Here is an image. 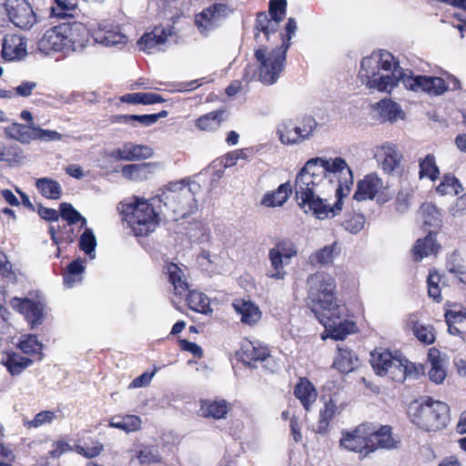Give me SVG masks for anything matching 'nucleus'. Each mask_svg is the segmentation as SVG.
Instances as JSON below:
<instances>
[{
	"instance_id": "1",
	"label": "nucleus",
	"mask_w": 466,
	"mask_h": 466,
	"mask_svg": "<svg viewBox=\"0 0 466 466\" xmlns=\"http://www.w3.org/2000/svg\"><path fill=\"white\" fill-rule=\"evenodd\" d=\"M353 174L341 157L310 158L296 177L294 190L299 205L319 219L334 217L342 209V198L350 193Z\"/></svg>"
},
{
	"instance_id": "2",
	"label": "nucleus",
	"mask_w": 466,
	"mask_h": 466,
	"mask_svg": "<svg viewBox=\"0 0 466 466\" xmlns=\"http://www.w3.org/2000/svg\"><path fill=\"white\" fill-rule=\"evenodd\" d=\"M359 78L370 89L390 93L401 82L407 89L425 92L431 96L443 95L448 89L444 79L438 76H415L412 71L404 70L386 51L373 53L364 57L360 64Z\"/></svg>"
},
{
	"instance_id": "3",
	"label": "nucleus",
	"mask_w": 466,
	"mask_h": 466,
	"mask_svg": "<svg viewBox=\"0 0 466 466\" xmlns=\"http://www.w3.org/2000/svg\"><path fill=\"white\" fill-rule=\"evenodd\" d=\"M308 287L309 306L315 313L321 311L320 322L329 330L330 337L342 340L352 333L355 323L343 319L346 308L339 304L335 297L334 279L324 272H317L308 278Z\"/></svg>"
},
{
	"instance_id": "4",
	"label": "nucleus",
	"mask_w": 466,
	"mask_h": 466,
	"mask_svg": "<svg viewBox=\"0 0 466 466\" xmlns=\"http://www.w3.org/2000/svg\"><path fill=\"white\" fill-rule=\"evenodd\" d=\"M199 188V184L187 178L169 182L153 198V205L163 208L166 217L184 218L198 209L195 194Z\"/></svg>"
},
{
	"instance_id": "5",
	"label": "nucleus",
	"mask_w": 466,
	"mask_h": 466,
	"mask_svg": "<svg viewBox=\"0 0 466 466\" xmlns=\"http://www.w3.org/2000/svg\"><path fill=\"white\" fill-rule=\"evenodd\" d=\"M297 30V22L294 18H289L286 25V35L280 34L281 46L274 48L270 53L264 47L258 48L255 57L259 63V80L265 85L274 84L279 77L284 68L286 54L290 46V39Z\"/></svg>"
},
{
	"instance_id": "6",
	"label": "nucleus",
	"mask_w": 466,
	"mask_h": 466,
	"mask_svg": "<svg viewBox=\"0 0 466 466\" xmlns=\"http://www.w3.org/2000/svg\"><path fill=\"white\" fill-rule=\"evenodd\" d=\"M117 209L124 215L123 219L136 236H147L155 230L161 216L166 217L165 210L158 208V205H153V198L147 201H139L126 203L121 202Z\"/></svg>"
},
{
	"instance_id": "7",
	"label": "nucleus",
	"mask_w": 466,
	"mask_h": 466,
	"mask_svg": "<svg viewBox=\"0 0 466 466\" xmlns=\"http://www.w3.org/2000/svg\"><path fill=\"white\" fill-rule=\"evenodd\" d=\"M413 424L426 431H438L444 429L450 421V408L441 400L425 397L414 401L409 408Z\"/></svg>"
},
{
	"instance_id": "8",
	"label": "nucleus",
	"mask_w": 466,
	"mask_h": 466,
	"mask_svg": "<svg viewBox=\"0 0 466 466\" xmlns=\"http://www.w3.org/2000/svg\"><path fill=\"white\" fill-rule=\"evenodd\" d=\"M404 358L398 353L392 355L389 350H375L370 354V364L380 376H389L391 380L404 381Z\"/></svg>"
},
{
	"instance_id": "9",
	"label": "nucleus",
	"mask_w": 466,
	"mask_h": 466,
	"mask_svg": "<svg viewBox=\"0 0 466 466\" xmlns=\"http://www.w3.org/2000/svg\"><path fill=\"white\" fill-rule=\"evenodd\" d=\"M5 9L9 21L23 30L31 29L37 23V15L27 0H6Z\"/></svg>"
},
{
	"instance_id": "10",
	"label": "nucleus",
	"mask_w": 466,
	"mask_h": 466,
	"mask_svg": "<svg viewBox=\"0 0 466 466\" xmlns=\"http://www.w3.org/2000/svg\"><path fill=\"white\" fill-rule=\"evenodd\" d=\"M391 197L392 192H390L389 188L383 186L382 180L374 174H369L358 182L353 198L357 201L376 198L378 202L385 203Z\"/></svg>"
},
{
	"instance_id": "11",
	"label": "nucleus",
	"mask_w": 466,
	"mask_h": 466,
	"mask_svg": "<svg viewBox=\"0 0 466 466\" xmlns=\"http://www.w3.org/2000/svg\"><path fill=\"white\" fill-rule=\"evenodd\" d=\"M12 307L25 316L32 329L43 323L46 304L40 298H14Z\"/></svg>"
},
{
	"instance_id": "12",
	"label": "nucleus",
	"mask_w": 466,
	"mask_h": 466,
	"mask_svg": "<svg viewBox=\"0 0 466 466\" xmlns=\"http://www.w3.org/2000/svg\"><path fill=\"white\" fill-rule=\"evenodd\" d=\"M91 36L95 45L106 47L118 46L122 48L127 43V36L123 34L118 25L109 23L98 24L96 29H93Z\"/></svg>"
},
{
	"instance_id": "13",
	"label": "nucleus",
	"mask_w": 466,
	"mask_h": 466,
	"mask_svg": "<svg viewBox=\"0 0 466 466\" xmlns=\"http://www.w3.org/2000/svg\"><path fill=\"white\" fill-rule=\"evenodd\" d=\"M66 26L64 24L47 29L37 42V49L45 55L51 52L66 53Z\"/></svg>"
},
{
	"instance_id": "14",
	"label": "nucleus",
	"mask_w": 466,
	"mask_h": 466,
	"mask_svg": "<svg viewBox=\"0 0 466 466\" xmlns=\"http://www.w3.org/2000/svg\"><path fill=\"white\" fill-rule=\"evenodd\" d=\"M227 6L223 4H215L212 6L204 9L196 15L195 24L203 34H208L210 30L218 27L226 16Z\"/></svg>"
},
{
	"instance_id": "15",
	"label": "nucleus",
	"mask_w": 466,
	"mask_h": 466,
	"mask_svg": "<svg viewBox=\"0 0 466 466\" xmlns=\"http://www.w3.org/2000/svg\"><path fill=\"white\" fill-rule=\"evenodd\" d=\"M340 445L350 451L364 453L368 456L370 451L369 426L360 425L353 432H348L340 440Z\"/></svg>"
},
{
	"instance_id": "16",
	"label": "nucleus",
	"mask_w": 466,
	"mask_h": 466,
	"mask_svg": "<svg viewBox=\"0 0 466 466\" xmlns=\"http://www.w3.org/2000/svg\"><path fill=\"white\" fill-rule=\"evenodd\" d=\"M279 26L278 19H272L265 12H260L257 15L255 23V41L258 45V48L264 47L268 50L264 42L270 40L271 36L279 37L276 32Z\"/></svg>"
},
{
	"instance_id": "17",
	"label": "nucleus",
	"mask_w": 466,
	"mask_h": 466,
	"mask_svg": "<svg viewBox=\"0 0 466 466\" xmlns=\"http://www.w3.org/2000/svg\"><path fill=\"white\" fill-rule=\"evenodd\" d=\"M66 26V53L84 52L87 43V27L80 22L64 24Z\"/></svg>"
},
{
	"instance_id": "18",
	"label": "nucleus",
	"mask_w": 466,
	"mask_h": 466,
	"mask_svg": "<svg viewBox=\"0 0 466 466\" xmlns=\"http://www.w3.org/2000/svg\"><path fill=\"white\" fill-rule=\"evenodd\" d=\"M86 260L77 258L69 262L62 270L65 289H75L83 284L86 278Z\"/></svg>"
},
{
	"instance_id": "19",
	"label": "nucleus",
	"mask_w": 466,
	"mask_h": 466,
	"mask_svg": "<svg viewBox=\"0 0 466 466\" xmlns=\"http://www.w3.org/2000/svg\"><path fill=\"white\" fill-rule=\"evenodd\" d=\"M26 38L19 35H6L3 39L2 56L8 61L24 58L26 52Z\"/></svg>"
},
{
	"instance_id": "20",
	"label": "nucleus",
	"mask_w": 466,
	"mask_h": 466,
	"mask_svg": "<svg viewBox=\"0 0 466 466\" xmlns=\"http://www.w3.org/2000/svg\"><path fill=\"white\" fill-rule=\"evenodd\" d=\"M153 154V148L147 145L126 142L114 151L113 156L124 161H137L150 158Z\"/></svg>"
},
{
	"instance_id": "21",
	"label": "nucleus",
	"mask_w": 466,
	"mask_h": 466,
	"mask_svg": "<svg viewBox=\"0 0 466 466\" xmlns=\"http://www.w3.org/2000/svg\"><path fill=\"white\" fill-rule=\"evenodd\" d=\"M239 360L248 366L257 368L258 362H264L269 359V353L267 348L257 347L253 342L245 341L238 352Z\"/></svg>"
},
{
	"instance_id": "22",
	"label": "nucleus",
	"mask_w": 466,
	"mask_h": 466,
	"mask_svg": "<svg viewBox=\"0 0 466 466\" xmlns=\"http://www.w3.org/2000/svg\"><path fill=\"white\" fill-rule=\"evenodd\" d=\"M318 126L317 121L312 116L303 118L302 127H294V133H281V142L283 144H299L305 139H309Z\"/></svg>"
},
{
	"instance_id": "23",
	"label": "nucleus",
	"mask_w": 466,
	"mask_h": 466,
	"mask_svg": "<svg viewBox=\"0 0 466 466\" xmlns=\"http://www.w3.org/2000/svg\"><path fill=\"white\" fill-rule=\"evenodd\" d=\"M369 441L370 453L378 449H394L397 445V441L391 435V427L388 425L381 426L377 431L369 429Z\"/></svg>"
},
{
	"instance_id": "24",
	"label": "nucleus",
	"mask_w": 466,
	"mask_h": 466,
	"mask_svg": "<svg viewBox=\"0 0 466 466\" xmlns=\"http://www.w3.org/2000/svg\"><path fill=\"white\" fill-rule=\"evenodd\" d=\"M167 33L163 27H155L151 32L145 33L137 41L140 50L151 53L154 49L162 50L160 47L167 39Z\"/></svg>"
},
{
	"instance_id": "25",
	"label": "nucleus",
	"mask_w": 466,
	"mask_h": 466,
	"mask_svg": "<svg viewBox=\"0 0 466 466\" xmlns=\"http://www.w3.org/2000/svg\"><path fill=\"white\" fill-rule=\"evenodd\" d=\"M232 306L236 312L240 315L241 321L244 324L252 326L261 319L259 308L250 300L236 299Z\"/></svg>"
},
{
	"instance_id": "26",
	"label": "nucleus",
	"mask_w": 466,
	"mask_h": 466,
	"mask_svg": "<svg viewBox=\"0 0 466 466\" xmlns=\"http://www.w3.org/2000/svg\"><path fill=\"white\" fill-rule=\"evenodd\" d=\"M34 126V122L28 125L14 122L11 126L5 127L4 132L7 137L27 145L33 141Z\"/></svg>"
},
{
	"instance_id": "27",
	"label": "nucleus",
	"mask_w": 466,
	"mask_h": 466,
	"mask_svg": "<svg viewBox=\"0 0 466 466\" xmlns=\"http://www.w3.org/2000/svg\"><path fill=\"white\" fill-rule=\"evenodd\" d=\"M376 110L380 116V122L389 121L394 123L399 118L403 119L405 116L400 106L390 99L380 100L376 106Z\"/></svg>"
},
{
	"instance_id": "28",
	"label": "nucleus",
	"mask_w": 466,
	"mask_h": 466,
	"mask_svg": "<svg viewBox=\"0 0 466 466\" xmlns=\"http://www.w3.org/2000/svg\"><path fill=\"white\" fill-rule=\"evenodd\" d=\"M376 156L382 158V168L389 173L393 172L399 167L402 158L396 147L390 144L382 146Z\"/></svg>"
},
{
	"instance_id": "29",
	"label": "nucleus",
	"mask_w": 466,
	"mask_h": 466,
	"mask_svg": "<svg viewBox=\"0 0 466 466\" xmlns=\"http://www.w3.org/2000/svg\"><path fill=\"white\" fill-rule=\"evenodd\" d=\"M228 118V112L225 109H218L199 116L196 120V126L202 131H214Z\"/></svg>"
},
{
	"instance_id": "30",
	"label": "nucleus",
	"mask_w": 466,
	"mask_h": 466,
	"mask_svg": "<svg viewBox=\"0 0 466 466\" xmlns=\"http://www.w3.org/2000/svg\"><path fill=\"white\" fill-rule=\"evenodd\" d=\"M436 235L430 231L424 238H420L412 249L413 258L416 261H420L423 258L435 254L438 251L439 246L436 243Z\"/></svg>"
},
{
	"instance_id": "31",
	"label": "nucleus",
	"mask_w": 466,
	"mask_h": 466,
	"mask_svg": "<svg viewBox=\"0 0 466 466\" xmlns=\"http://www.w3.org/2000/svg\"><path fill=\"white\" fill-rule=\"evenodd\" d=\"M428 360L431 363L429 377L431 381L436 384L443 382L446 378V370L444 369V360L441 357V353L437 349H431L428 354Z\"/></svg>"
},
{
	"instance_id": "32",
	"label": "nucleus",
	"mask_w": 466,
	"mask_h": 466,
	"mask_svg": "<svg viewBox=\"0 0 466 466\" xmlns=\"http://www.w3.org/2000/svg\"><path fill=\"white\" fill-rule=\"evenodd\" d=\"M292 189L293 187L289 182L283 183L277 190L266 193L261 204L266 207H280L288 200Z\"/></svg>"
},
{
	"instance_id": "33",
	"label": "nucleus",
	"mask_w": 466,
	"mask_h": 466,
	"mask_svg": "<svg viewBox=\"0 0 466 466\" xmlns=\"http://www.w3.org/2000/svg\"><path fill=\"white\" fill-rule=\"evenodd\" d=\"M339 354L333 367L340 372L349 373L359 366V358L349 349L338 347Z\"/></svg>"
},
{
	"instance_id": "34",
	"label": "nucleus",
	"mask_w": 466,
	"mask_h": 466,
	"mask_svg": "<svg viewBox=\"0 0 466 466\" xmlns=\"http://www.w3.org/2000/svg\"><path fill=\"white\" fill-rule=\"evenodd\" d=\"M294 394L307 410L317 399V391L308 380H299L295 387Z\"/></svg>"
},
{
	"instance_id": "35",
	"label": "nucleus",
	"mask_w": 466,
	"mask_h": 466,
	"mask_svg": "<svg viewBox=\"0 0 466 466\" xmlns=\"http://www.w3.org/2000/svg\"><path fill=\"white\" fill-rule=\"evenodd\" d=\"M268 259L270 268L266 273L267 277L276 280L284 279L287 276L285 266L289 265L290 261L280 257L276 252H272V250H268Z\"/></svg>"
},
{
	"instance_id": "36",
	"label": "nucleus",
	"mask_w": 466,
	"mask_h": 466,
	"mask_svg": "<svg viewBox=\"0 0 466 466\" xmlns=\"http://www.w3.org/2000/svg\"><path fill=\"white\" fill-rule=\"evenodd\" d=\"M166 271L168 275L169 282L174 287L175 293L183 296L187 290V283L182 269L177 265L169 263L166 266Z\"/></svg>"
},
{
	"instance_id": "37",
	"label": "nucleus",
	"mask_w": 466,
	"mask_h": 466,
	"mask_svg": "<svg viewBox=\"0 0 466 466\" xmlns=\"http://www.w3.org/2000/svg\"><path fill=\"white\" fill-rule=\"evenodd\" d=\"M35 187L46 198L56 200L62 196V187L60 184L52 178H38L35 182Z\"/></svg>"
},
{
	"instance_id": "38",
	"label": "nucleus",
	"mask_w": 466,
	"mask_h": 466,
	"mask_svg": "<svg viewBox=\"0 0 466 466\" xmlns=\"http://www.w3.org/2000/svg\"><path fill=\"white\" fill-rule=\"evenodd\" d=\"M200 411L205 417H211L213 419L219 420L224 418L228 413V403L225 400L203 401Z\"/></svg>"
},
{
	"instance_id": "39",
	"label": "nucleus",
	"mask_w": 466,
	"mask_h": 466,
	"mask_svg": "<svg viewBox=\"0 0 466 466\" xmlns=\"http://www.w3.org/2000/svg\"><path fill=\"white\" fill-rule=\"evenodd\" d=\"M152 163L129 164L122 167V176L131 180H142L147 177V174L151 173L153 167Z\"/></svg>"
},
{
	"instance_id": "40",
	"label": "nucleus",
	"mask_w": 466,
	"mask_h": 466,
	"mask_svg": "<svg viewBox=\"0 0 466 466\" xmlns=\"http://www.w3.org/2000/svg\"><path fill=\"white\" fill-rule=\"evenodd\" d=\"M59 217L66 222L64 225V228L73 227L78 222H82V225L86 223V218H84L70 203L63 202L59 205Z\"/></svg>"
},
{
	"instance_id": "41",
	"label": "nucleus",
	"mask_w": 466,
	"mask_h": 466,
	"mask_svg": "<svg viewBox=\"0 0 466 466\" xmlns=\"http://www.w3.org/2000/svg\"><path fill=\"white\" fill-rule=\"evenodd\" d=\"M420 214L425 226L438 228L441 222V215L435 205L424 203L420 208Z\"/></svg>"
},
{
	"instance_id": "42",
	"label": "nucleus",
	"mask_w": 466,
	"mask_h": 466,
	"mask_svg": "<svg viewBox=\"0 0 466 466\" xmlns=\"http://www.w3.org/2000/svg\"><path fill=\"white\" fill-rule=\"evenodd\" d=\"M122 102L131 104L152 105L163 102L164 99L158 94L154 93H133L121 97Z\"/></svg>"
},
{
	"instance_id": "43",
	"label": "nucleus",
	"mask_w": 466,
	"mask_h": 466,
	"mask_svg": "<svg viewBox=\"0 0 466 466\" xmlns=\"http://www.w3.org/2000/svg\"><path fill=\"white\" fill-rule=\"evenodd\" d=\"M32 360L30 359L13 353L7 356L5 365L12 375H18L30 366Z\"/></svg>"
},
{
	"instance_id": "44",
	"label": "nucleus",
	"mask_w": 466,
	"mask_h": 466,
	"mask_svg": "<svg viewBox=\"0 0 466 466\" xmlns=\"http://www.w3.org/2000/svg\"><path fill=\"white\" fill-rule=\"evenodd\" d=\"M109 425L113 428L120 429L127 432L135 431L140 428L141 420L137 416L127 415L126 417H115L111 420Z\"/></svg>"
},
{
	"instance_id": "45",
	"label": "nucleus",
	"mask_w": 466,
	"mask_h": 466,
	"mask_svg": "<svg viewBox=\"0 0 466 466\" xmlns=\"http://www.w3.org/2000/svg\"><path fill=\"white\" fill-rule=\"evenodd\" d=\"M337 407L333 400H329L325 404V408L320 411L319 419L317 426V432L325 434L328 431L329 421L333 419Z\"/></svg>"
},
{
	"instance_id": "46",
	"label": "nucleus",
	"mask_w": 466,
	"mask_h": 466,
	"mask_svg": "<svg viewBox=\"0 0 466 466\" xmlns=\"http://www.w3.org/2000/svg\"><path fill=\"white\" fill-rule=\"evenodd\" d=\"M336 248V243L326 246L315 253L311 254L309 257V262L312 265H328L333 261L334 252Z\"/></svg>"
},
{
	"instance_id": "47",
	"label": "nucleus",
	"mask_w": 466,
	"mask_h": 466,
	"mask_svg": "<svg viewBox=\"0 0 466 466\" xmlns=\"http://www.w3.org/2000/svg\"><path fill=\"white\" fill-rule=\"evenodd\" d=\"M436 190L441 195L456 196L461 192L462 187L455 177L446 175Z\"/></svg>"
},
{
	"instance_id": "48",
	"label": "nucleus",
	"mask_w": 466,
	"mask_h": 466,
	"mask_svg": "<svg viewBox=\"0 0 466 466\" xmlns=\"http://www.w3.org/2000/svg\"><path fill=\"white\" fill-rule=\"evenodd\" d=\"M56 5L51 7L53 16L66 18L73 16L72 12L76 8V0H55Z\"/></svg>"
},
{
	"instance_id": "49",
	"label": "nucleus",
	"mask_w": 466,
	"mask_h": 466,
	"mask_svg": "<svg viewBox=\"0 0 466 466\" xmlns=\"http://www.w3.org/2000/svg\"><path fill=\"white\" fill-rule=\"evenodd\" d=\"M440 174V170L435 163L433 155H427L423 160L420 162V177H429L435 180Z\"/></svg>"
},
{
	"instance_id": "50",
	"label": "nucleus",
	"mask_w": 466,
	"mask_h": 466,
	"mask_svg": "<svg viewBox=\"0 0 466 466\" xmlns=\"http://www.w3.org/2000/svg\"><path fill=\"white\" fill-rule=\"evenodd\" d=\"M56 413L52 410H43L37 413L33 420H24L23 424L25 428H39L48 425L56 419Z\"/></svg>"
},
{
	"instance_id": "51",
	"label": "nucleus",
	"mask_w": 466,
	"mask_h": 466,
	"mask_svg": "<svg viewBox=\"0 0 466 466\" xmlns=\"http://www.w3.org/2000/svg\"><path fill=\"white\" fill-rule=\"evenodd\" d=\"M187 300L189 308L197 312H206L208 307V299L201 292L189 291Z\"/></svg>"
},
{
	"instance_id": "52",
	"label": "nucleus",
	"mask_w": 466,
	"mask_h": 466,
	"mask_svg": "<svg viewBox=\"0 0 466 466\" xmlns=\"http://www.w3.org/2000/svg\"><path fill=\"white\" fill-rule=\"evenodd\" d=\"M269 250L272 252H276L280 257L288 259H290L297 256L298 250L295 244L288 239H283L276 243V245L271 248Z\"/></svg>"
},
{
	"instance_id": "53",
	"label": "nucleus",
	"mask_w": 466,
	"mask_h": 466,
	"mask_svg": "<svg viewBox=\"0 0 466 466\" xmlns=\"http://www.w3.org/2000/svg\"><path fill=\"white\" fill-rule=\"evenodd\" d=\"M19 348L24 353L37 354L41 352L43 345L35 335L29 334L22 337Z\"/></svg>"
},
{
	"instance_id": "54",
	"label": "nucleus",
	"mask_w": 466,
	"mask_h": 466,
	"mask_svg": "<svg viewBox=\"0 0 466 466\" xmlns=\"http://www.w3.org/2000/svg\"><path fill=\"white\" fill-rule=\"evenodd\" d=\"M365 218L361 214L347 215L342 227L351 234L359 233L364 227Z\"/></svg>"
},
{
	"instance_id": "55",
	"label": "nucleus",
	"mask_w": 466,
	"mask_h": 466,
	"mask_svg": "<svg viewBox=\"0 0 466 466\" xmlns=\"http://www.w3.org/2000/svg\"><path fill=\"white\" fill-rule=\"evenodd\" d=\"M140 463L151 464L159 462L161 456L157 446H143L137 455Z\"/></svg>"
},
{
	"instance_id": "56",
	"label": "nucleus",
	"mask_w": 466,
	"mask_h": 466,
	"mask_svg": "<svg viewBox=\"0 0 466 466\" xmlns=\"http://www.w3.org/2000/svg\"><path fill=\"white\" fill-rule=\"evenodd\" d=\"M412 331L416 338L424 344H431L435 340L433 328L431 326L414 323Z\"/></svg>"
},
{
	"instance_id": "57",
	"label": "nucleus",
	"mask_w": 466,
	"mask_h": 466,
	"mask_svg": "<svg viewBox=\"0 0 466 466\" xmlns=\"http://www.w3.org/2000/svg\"><path fill=\"white\" fill-rule=\"evenodd\" d=\"M117 121L120 123L129 124L133 121H137L141 126L149 127L157 121V117L149 115H120L116 116Z\"/></svg>"
},
{
	"instance_id": "58",
	"label": "nucleus",
	"mask_w": 466,
	"mask_h": 466,
	"mask_svg": "<svg viewBox=\"0 0 466 466\" xmlns=\"http://www.w3.org/2000/svg\"><path fill=\"white\" fill-rule=\"evenodd\" d=\"M286 7V0H270L268 5L270 18L278 19V22L280 23L285 16Z\"/></svg>"
},
{
	"instance_id": "59",
	"label": "nucleus",
	"mask_w": 466,
	"mask_h": 466,
	"mask_svg": "<svg viewBox=\"0 0 466 466\" xmlns=\"http://www.w3.org/2000/svg\"><path fill=\"white\" fill-rule=\"evenodd\" d=\"M61 134L56 131L43 129L35 124L33 140H42L45 142L59 140Z\"/></svg>"
},
{
	"instance_id": "60",
	"label": "nucleus",
	"mask_w": 466,
	"mask_h": 466,
	"mask_svg": "<svg viewBox=\"0 0 466 466\" xmlns=\"http://www.w3.org/2000/svg\"><path fill=\"white\" fill-rule=\"evenodd\" d=\"M37 84L34 81H23L15 88L12 89L15 96L27 97L32 95L33 90L36 87Z\"/></svg>"
},
{
	"instance_id": "61",
	"label": "nucleus",
	"mask_w": 466,
	"mask_h": 466,
	"mask_svg": "<svg viewBox=\"0 0 466 466\" xmlns=\"http://www.w3.org/2000/svg\"><path fill=\"white\" fill-rule=\"evenodd\" d=\"M37 212H38V215L46 220L53 221V222L58 221L59 211H57L54 208H45L43 206H39Z\"/></svg>"
},
{
	"instance_id": "62",
	"label": "nucleus",
	"mask_w": 466,
	"mask_h": 466,
	"mask_svg": "<svg viewBox=\"0 0 466 466\" xmlns=\"http://www.w3.org/2000/svg\"><path fill=\"white\" fill-rule=\"evenodd\" d=\"M71 447L68 443L63 441H59L57 442H55L53 444V448L52 450L49 451V454L53 457V458H58L60 457L62 454H64L65 452L68 451H71Z\"/></svg>"
},
{
	"instance_id": "63",
	"label": "nucleus",
	"mask_w": 466,
	"mask_h": 466,
	"mask_svg": "<svg viewBox=\"0 0 466 466\" xmlns=\"http://www.w3.org/2000/svg\"><path fill=\"white\" fill-rule=\"evenodd\" d=\"M179 343L182 350L191 352L194 356L200 357L202 355V349L198 344L187 339H181Z\"/></svg>"
},
{
	"instance_id": "64",
	"label": "nucleus",
	"mask_w": 466,
	"mask_h": 466,
	"mask_svg": "<svg viewBox=\"0 0 466 466\" xmlns=\"http://www.w3.org/2000/svg\"><path fill=\"white\" fill-rule=\"evenodd\" d=\"M76 236L77 232H75L73 227L66 228V229H65L63 226L60 233V244L72 243L76 239Z\"/></svg>"
}]
</instances>
